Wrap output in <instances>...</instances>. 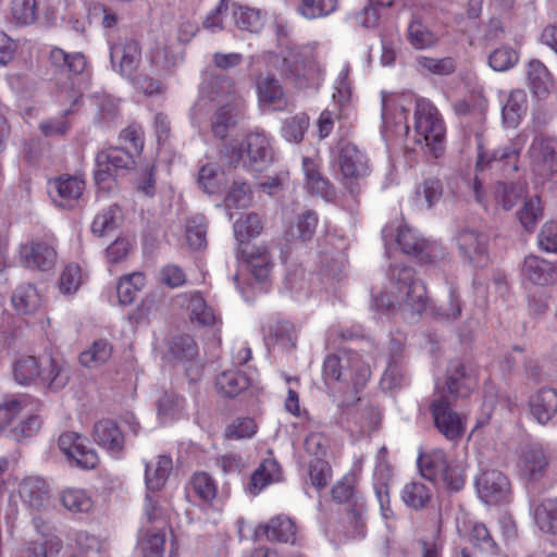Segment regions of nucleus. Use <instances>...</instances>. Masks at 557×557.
<instances>
[{"label":"nucleus","instance_id":"1","mask_svg":"<svg viewBox=\"0 0 557 557\" xmlns=\"http://www.w3.org/2000/svg\"><path fill=\"white\" fill-rule=\"evenodd\" d=\"M14 380L20 385L42 384L51 391L63 388L70 379L65 362L53 357L38 359L20 356L12 363Z\"/></svg>","mask_w":557,"mask_h":557},{"label":"nucleus","instance_id":"2","mask_svg":"<svg viewBox=\"0 0 557 557\" xmlns=\"http://www.w3.org/2000/svg\"><path fill=\"white\" fill-rule=\"evenodd\" d=\"M391 281L397 290L404 319H418L428 308L426 288L423 282L416 277L411 268L405 265H395L391 269Z\"/></svg>","mask_w":557,"mask_h":557},{"label":"nucleus","instance_id":"3","mask_svg":"<svg viewBox=\"0 0 557 557\" xmlns=\"http://www.w3.org/2000/svg\"><path fill=\"white\" fill-rule=\"evenodd\" d=\"M416 143L424 145L438 158L445 149V125L435 106L429 100L419 99L414 110Z\"/></svg>","mask_w":557,"mask_h":557},{"label":"nucleus","instance_id":"4","mask_svg":"<svg viewBox=\"0 0 557 557\" xmlns=\"http://www.w3.org/2000/svg\"><path fill=\"white\" fill-rule=\"evenodd\" d=\"M555 463V457L550 451L539 443H532L521 448L517 468L524 481L539 483L553 472Z\"/></svg>","mask_w":557,"mask_h":557},{"label":"nucleus","instance_id":"5","mask_svg":"<svg viewBox=\"0 0 557 557\" xmlns=\"http://www.w3.org/2000/svg\"><path fill=\"white\" fill-rule=\"evenodd\" d=\"M22 263L29 270H52L58 260L55 238L51 234L33 237L21 246Z\"/></svg>","mask_w":557,"mask_h":557},{"label":"nucleus","instance_id":"6","mask_svg":"<svg viewBox=\"0 0 557 557\" xmlns=\"http://www.w3.org/2000/svg\"><path fill=\"white\" fill-rule=\"evenodd\" d=\"M94 178L97 185L116 177L135 166V156L124 147H109L96 154Z\"/></svg>","mask_w":557,"mask_h":557},{"label":"nucleus","instance_id":"7","mask_svg":"<svg viewBox=\"0 0 557 557\" xmlns=\"http://www.w3.org/2000/svg\"><path fill=\"white\" fill-rule=\"evenodd\" d=\"M434 425L447 440L454 441L462 436L465 424L461 417L451 409L447 394L436 389L430 406Z\"/></svg>","mask_w":557,"mask_h":557},{"label":"nucleus","instance_id":"8","mask_svg":"<svg viewBox=\"0 0 557 557\" xmlns=\"http://www.w3.org/2000/svg\"><path fill=\"white\" fill-rule=\"evenodd\" d=\"M527 156L534 173L549 177L557 172V139L537 134L528 149Z\"/></svg>","mask_w":557,"mask_h":557},{"label":"nucleus","instance_id":"9","mask_svg":"<svg viewBox=\"0 0 557 557\" xmlns=\"http://www.w3.org/2000/svg\"><path fill=\"white\" fill-rule=\"evenodd\" d=\"M528 139L529 135L525 131H522L504 147L491 152L480 151L475 163L476 171L482 172L486 169H503L505 165L510 164H512V170L517 171L516 161Z\"/></svg>","mask_w":557,"mask_h":557},{"label":"nucleus","instance_id":"10","mask_svg":"<svg viewBox=\"0 0 557 557\" xmlns=\"http://www.w3.org/2000/svg\"><path fill=\"white\" fill-rule=\"evenodd\" d=\"M478 380V371L471 363L455 359L446 369L445 387L437 389L454 397L466 398L476 388Z\"/></svg>","mask_w":557,"mask_h":557},{"label":"nucleus","instance_id":"11","mask_svg":"<svg viewBox=\"0 0 557 557\" xmlns=\"http://www.w3.org/2000/svg\"><path fill=\"white\" fill-rule=\"evenodd\" d=\"M170 356L186 364V376L190 382H197L202 373V367L198 361V346L188 334L174 336L168 347Z\"/></svg>","mask_w":557,"mask_h":557},{"label":"nucleus","instance_id":"12","mask_svg":"<svg viewBox=\"0 0 557 557\" xmlns=\"http://www.w3.org/2000/svg\"><path fill=\"white\" fill-rule=\"evenodd\" d=\"M479 497L488 505H496L507 499L510 493V482L499 470H486L475 480Z\"/></svg>","mask_w":557,"mask_h":557},{"label":"nucleus","instance_id":"13","mask_svg":"<svg viewBox=\"0 0 557 557\" xmlns=\"http://www.w3.org/2000/svg\"><path fill=\"white\" fill-rule=\"evenodd\" d=\"M458 248L461 255L475 268L488 263V237L473 228H463L457 235Z\"/></svg>","mask_w":557,"mask_h":557},{"label":"nucleus","instance_id":"14","mask_svg":"<svg viewBox=\"0 0 557 557\" xmlns=\"http://www.w3.org/2000/svg\"><path fill=\"white\" fill-rule=\"evenodd\" d=\"M59 447L77 467L95 469L99 457L92 448L86 445V440L75 432H65L59 437Z\"/></svg>","mask_w":557,"mask_h":557},{"label":"nucleus","instance_id":"15","mask_svg":"<svg viewBox=\"0 0 557 557\" xmlns=\"http://www.w3.org/2000/svg\"><path fill=\"white\" fill-rule=\"evenodd\" d=\"M110 60L114 69L131 78L141 62V48L135 39H124L111 45Z\"/></svg>","mask_w":557,"mask_h":557},{"label":"nucleus","instance_id":"16","mask_svg":"<svg viewBox=\"0 0 557 557\" xmlns=\"http://www.w3.org/2000/svg\"><path fill=\"white\" fill-rule=\"evenodd\" d=\"M53 202L64 209L73 208L85 189V182L77 176L61 175L52 182Z\"/></svg>","mask_w":557,"mask_h":557},{"label":"nucleus","instance_id":"17","mask_svg":"<svg viewBox=\"0 0 557 557\" xmlns=\"http://www.w3.org/2000/svg\"><path fill=\"white\" fill-rule=\"evenodd\" d=\"M258 536L264 535L267 540L281 543H296L297 527L293 519L285 515L271 518L267 523L256 529Z\"/></svg>","mask_w":557,"mask_h":557},{"label":"nucleus","instance_id":"18","mask_svg":"<svg viewBox=\"0 0 557 557\" xmlns=\"http://www.w3.org/2000/svg\"><path fill=\"white\" fill-rule=\"evenodd\" d=\"M338 165L345 180L360 178L368 174V159L354 144H345L338 154Z\"/></svg>","mask_w":557,"mask_h":557},{"label":"nucleus","instance_id":"19","mask_svg":"<svg viewBox=\"0 0 557 557\" xmlns=\"http://www.w3.org/2000/svg\"><path fill=\"white\" fill-rule=\"evenodd\" d=\"M366 513L364 500H357L355 507L347 508L345 516L338 524L337 532L345 540L363 539L367 533Z\"/></svg>","mask_w":557,"mask_h":557},{"label":"nucleus","instance_id":"20","mask_svg":"<svg viewBox=\"0 0 557 557\" xmlns=\"http://www.w3.org/2000/svg\"><path fill=\"white\" fill-rule=\"evenodd\" d=\"M531 416L540 423H548L557 414V391L544 387L530 396Z\"/></svg>","mask_w":557,"mask_h":557},{"label":"nucleus","instance_id":"21","mask_svg":"<svg viewBox=\"0 0 557 557\" xmlns=\"http://www.w3.org/2000/svg\"><path fill=\"white\" fill-rule=\"evenodd\" d=\"M341 358L349 359V366L343 367L342 372H348V377H344V388L358 393L362 388L371 375L369 364L362 357L355 351H343Z\"/></svg>","mask_w":557,"mask_h":557},{"label":"nucleus","instance_id":"22","mask_svg":"<svg viewBox=\"0 0 557 557\" xmlns=\"http://www.w3.org/2000/svg\"><path fill=\"white\" fill-rule=\"evenodd\" d=\"M92 438L100 447L114 455L123 450L124 436L117 424L112 420L103 419L96 422Z\"/></svg>","mask_w":557,"mask_h":557},{"label":"nucleus","instance_id":"23","mask_svg":"<svg viewBox=\"0 0 557 557\" xmlns=\"http://www.w3.org/2000/svg\"><path fill=\"white\" fill-rule=\"evenodd\" d=\"M523 274L536 285H549L557 281V263L536 256H528L524 259Z\"/></svg>","mask_w":557,"mask_h":557},{"label":"nucleus","instance_id":"24","mask_svg":"<svg viewBox=\"0 0 557 557\" xmlns=\"http://www.w3.org/2000/svg\"><path fill=\"white\" fill-rule=\"evenodd\" d=\"M173 469L172 458L159 455L156 460L146 462L145 483L148 492H158L164 485Z\"/></svg>","mask_w":557,"mask_h":557},{"label":"nucleus","instance_id":"25","mask_svg":"<svg viewBox=\"0 0 557 557\" xmlns=\"http://www.w3.org/2000/svg\"><path fill=\"white\" fill-rule=\"evenodd\" d=\"M528 96L522 89L512 90L502 108L503 124L516 128L528 111Z\"/></svg>","mask_w":557,"mask_h":557},{"label":"nucleus","instance_id":"26","mask_svg":"<svg viewBox=\"0 0 557 557\" xmlns=\"http://www.w3.org/2000/svg\"><path fill=\"white\" fill-rule=\"evenodd\" d=\"M450 459L442 449H434L428 454H422L418 458V467L421 475L435 483L440 482L443 473L447 471Z\"/></svg>","mask_w":557,"mask_h":557},{"label":"nucleus","instance_id":"27","mask_svg":"<svg viewBox=\"0 0 557 557\" xmlns=\"http://www.w3.org/2000/svg\"><path fill=\"white\" fill-rule=\"evenodd\" d=\"M246 153L250 164L257 170H262L272 161V151L264 134L251 133L246 138Z\"/></svg>","mask_w":557,"mask_h":557},{"label":"nucleus","instance_id":"28","mask_svg":"<svg viewBox=\"0 0 557 557\" xmlns=\"http://www.w3.org/2000/svg\"><path fill=\"white\" fill-rule=\"evenodd\" d=\"M251 274L259 282L265 281L273 268L272 258L265 246H253L248 252L244 251Z\"/></svg>","mask_w":557,"mask_h":557},{"label":"nucleus","instance_id":"29","mask_svg":"<svg viewBox=\"0 0 557 557\" xmlns=\"http://www.w3.org/2000/svg\"><path fill=\"white\" fill-rule=\"evenodd\" d=\"M527 76L529 85L539 98L546 97L553 88L552 75L547 67L539 60H531L528 64Z\"/></svg>","mask_w":557,"mask_h":557},{"label":"nucleus","instance_id":"30","mask_svg":"<svg viewBox=\"0 0 557 557\" xmlns=\"http://www.w3.org/2000/svg\"><path fill=\"white\" fill-rule=\"evenodd\" d=\"M11 301L15 310L21 314H33L41 305L40 295L32 284H23L16 287Z\"/></svg>","mask_w":557,"mask_h":557},{"label":"nucleus","instance_id":"31","mask_svg":"<svg viewBox=\"0 0 557 557\" xmlns=\"http://www.w3.org/2000/svg\"><path fill=\"white\" fill-rule=\"evenodd\" d=\"M250 382L247 375L239 370H226L218 375L216 389L226 397H235L247 389Z\"/></svg>","mask_w":557,"mask_h":557},{"label":"nucleus","instance_id":"32","mask_svg":"<svg viewBox=\"0 0 557 557\" xmlns=\"http://www.w3.org/2000/svg\"><path fill=\"white\" fill-rule=\"evenodd\" d=\"M433 498V491L420 481L407 483L401 491V499L406 506L421 510L429 506Z\"/></svg>","mask_w":557,"mask_h":557},{"label":"nucleus","instance_id":"33","mask_svg":"<svg viewBox=\"0 0 557 557\" xmlns=\"http://www.w3.org/2000/svg\"><path fill=\"white\" fill-rule=\"evenodd\" d=\"M433 315L441 321H455L460 317L462 311V301L458 288L450 283L448 286V294L437 307L431 308Z\"/></svg>","mask_w":557,"mask_h":557},{"label":"nucleus","instance_id":"34","mask_svg":"<svg viewBox=\"0 0 557 557\" xmlns=\"http://www.w3.org/2000/svg\"><path fill=\"white\" fill-rule=\"evenodd\" d=\"M280 476V465L273 459H267L251 474L249 490L251 493L258 494L272 482L278 481Z\"/></svg>","mask_w":557,"mask_h":557},{"label":"nucleus","instance_id":"35","mask_svg":"<svg viewBox=\"0 0 557 557\" xmlns=\"http://www.w3.org/2000/svg\"><path fill=\"white\" fill-rule=\"evenodd\" d=\"M410 382L407 363L405 362H387V367L382 375L380 385L383 391L395 392Z\"/></svg>","mask_w":557,"mask_h":557},{"label":"nucleus","instance_id":"36","mask_svg":"<svg viewBox=\"0 0 557 557\" xmlns=\"http://www.w3.org/2000/svg\"><path fill=\"white\" fill-rule=\"evenodd\" d=\"M396 242L404 253L419 257L422 261L425 260L426 243L413 228L407 225L399 226Z\"/></svg>","mask_w":557,"mask_h":557},{"label":"nucleus","instance_id":"37","mask_svg":"<svg viewBox=\"0 0 557 557\" xmlns=\"http://www.w3.org/2000/svg\"><path fill=\"white\" fill-rule=\"evenodd\" d=\"M61 504L73 513H88L94 508L91 496L82 488H66L60 495Z\"/></svg>","mask_w":557,"mask_h":557},{"label":"nucleus","instance_id":"38","mask_svg":"<svg viewBox=\"0 0 557 557\" xmlns=\"http://www.w3.org/2000/svg\"><path fill=\"white\" fill-rule=\"evenodd\" d=\"M188 310L190 312V320L202 326H212L220 321L214 309L207 305L198 292L190 294Z\"/></svg>","mask_w":557,"mask_h":557},{"label":"nucleus","instance_id":"39","mask_svg":"<svg viewBox=\"0 0 557 557\" xmlns=\"http://www.w3.org/2000/svg\"><path fill=\"white\" fill-rule=\"evenodd\" d=\"M259 101L273 104L283 99L284 91L280 82L271 73L259 74L256 79Z\"/></svg>","mask_w":557,"mask_h":557},{"label":"nucleus","instance_id":"40","mask_svg":"<svg viewBox=\"0 0 557 557\" xmlns=\"http://www.w3.org/2000/svg\"><path fill=\"white\" fill-rule=\"evenodd\" d=\"M185 235L188 246L193 250H200L207 246V222L202 214H194L186 219Z\"/></svg>","mask_w":557,"mask_h":557},{"label":"nucleus","instance_id":"41","mask_svg":"<svg viewBox=\"0 0 557 557\" xmlns=\"http://www.w3.org/2000/svg\"><path fill=\"white\" fill-rule=\"evenodd\" d=\"M21 497L33 507H39L48 499V488L45 480L28 476L20 485Z\"/></svg>","mask_w":557,"mask_h":557},{"label":"nucleus","instance_id":"42","mask_svg":"<svg viewBox=\"0 0 557 557\" xmlns=\"http://www.w3.org/2000/svg\"><path fill=\"white\" fill-rule=\"evenodd\" d=\"M539 528L546 533H557V498H546L534 509Z\"/></svg>","mask_w":557,"mask_h":557},{"label":"nucleus","instance_id":"43","mask_svg":"<svg viewBox=\"0 0 557 557\" xmlns=\"http://www.w3.org/2000/svg\"><path fill=\"white\" fill-rule=\"evenodd\" d=\"M443 183L438 178H426L416 189L414 202L417 206L431 209L442 198Z\"/></svg>","mask_w":557,"mask_h":557},{"label":"nucleus","instance_id":"44","mask_svg":"<svg viewBox=\"0 0 557 557\" xmlns=\"http://www.w3.org/2000/svg\"><path fill=\"white\" fill-rule=\"evenodd\" d=\"M233 228L236 239L243 244L261 234L263 222L259 214L250 212L236 220Z\"/></svg>","mask_w":557,"mask_h":557},{"label":"nucleus","instance_id":"45","mask_svg":"<svg viewBox=\"0 0 557 557\" xmlns=\"http://www.w3.org/2000/svg\"><path fill=\"white\" fill-rule=\"evenodd\" d=\"M145 285V275L141 272H134L120 278L116 286V294L121 305L132 304L137 293Z\"/></svg>","mask_w":557,"mask_h":557},{"label":"nucleus","instance_id":"46","mask_svg":"<svg viewBox=\"0 0 557 557\" xmlns=\"http://www.w3.org/2000/svg\"><path fill=\"white\" fill-rule=\"evenodd\" d=\"M38 16V0H12L11 21L17 26H28Z\"/></svg>","mask_w":557,"mask_h":557},{"label":"nucleus","instance_id":"47","mask_svg":"<svg viewBox=\"0 0 557 557\" xmlns=\"http://www.w3.org/2000/svg\"><path fill=\"white\" fill-rule=\"evenodd\" d=\"M407 38L416 49L431 48L437 42V36L419 18L410 22Z\"/></svg>","mask_w":557,"mask_h":557},{"label":"nucleus","instance_id":"48","mask_svg":"<svg viewBox=\"0 0 557 557\" xmlns=\"http://www.w3.org/2000/svg\"><path fill=\"white\" fill-rule=\"evenodd\" d=\"M97 113L95 120L98 124L111 127L120 117L119 102L111 96L96 98Z\"/></svg>","mask_w":557,"mask_h":557},{"label":"nucleus","instance_id":"49","mask_svg":"<svg viewBox=\"0 0 557 557\" xmlns=\"http://www.w3.org/2000/svg\"><path fill=\"white\" fill-rule=\"evenodd\" d=\"M308 127L309 116L300 112L284 120L282 135L289 143L299 144L302 141Z\"/></svg>","mask_w":557,"mask_h":557},{"label":"nucleus","instance_id":"50","mask_svg":"<svg viewBox=\"0 0 557 557\" xmlns=\"http://www.w3.org/2000/svg\"><path fill=\"white\" fill-rule=\"evenodd\" d=\"M332 497L338 503H346L349 507H355L357 500H363L362 496L356 491V478L345 475L332 488Z\"/></svg>","mask_w":557,"mask_h":557},{"label":"nucleus","instance_id":"51","mask_svg":"<svg viewBox=\"0 0 557 557\" xmlns=\"http://www.w3.org/2000/svg\"><path fill=\"white\" fill-rule=\"evenodd\" d=\"M112 356V346L104 339L96 341L92 346L83 351L79 356V361L83 366L88 368H96Z\"/></svg>","mask_w":557,"mask_h":557},{"label":"nucleus","instance_id":"52","mask_svg":"<svg viewBox=\"0 0 557 557\" xmlns=\"http://www.w3.org/2000/svg\"><path fill=\"white\" fill-rule=\"evenodd\" d=\"M236 125L234 109L231 106H222L211 117V131L214 137L224 139L231 128Z\"/></svg>","mask_w":557,"mask_h":557},{"label":"nucleus","instance_id":"53","mask_svg":"<svg viewBox=\"0 0 557 557\" xmlns=\"http://www.w3.org/2000/svg\"><path fill=\"white\" fill-rule=\"evenodd\" d=\"M349 359L341 358L339 355H329L323 362V379L326 384L338 383L344 388V377H348V372H342L343 367H348Z\"/></svg>","mask_w":557,"mask_h":557},{"label":"nucleus","instance_id":"54","mask_svg":"<svg viewBox=\"0 0 557 557\" xmlns=\"http://www.w3.org/2000/svg\"><path fill=\"white\" fill-rule=\"evenodd\" d=\"M189 492L194 493L201 502L209 504L216 496V485L208 473L200 472L191 478Z\"/></svg>","mask_w":557,"mask_h":557},{"label":"nucleus","instance_id":"55","mask_svg":"<svg viewBox=\"0 0 557 557\" xmlns=\"http://www.w3.org/2000/svg\"><path fill=\"white\" fill-rule=\"evenodd\" d=\"M518 218L522 227L528 233H532L537 222L543 218V209L540 198L535 196L525 200L518 212Z\"/></svg>","mask_w":557,"mask_h":557},{"label":"nucleus","instance_id":"56","mask_svg":"<svg viewBox=\"0 0 557 557\" xmlns=\"http://www.w3.org/2000/svg\"><path fill=\"white\" fill-rule=\"evenodd\" d=\"M469 540L478 549L487 555L494 556L499 553L497 543L483 523L473 524L469 534Z\"/></svg>","mask_w":557,"mask_h":557},{"label":"nucleus","instance_id":"57","mask_svg":"<svg viewBox=\"0 0 557 557\" xmlns=\"http://www.w3.org/2000/svg\"><path fill=\"white\" fill-rule=\"evenodd\" d=\"M519 60L518 52L510 46H502L488 55V65L496 72H505L513 67Z\"/></svg>","mask_w":557,"mask_h":557},{"label":"nucleus","instance_id":"58","mask_svg":"<svg viewBox=\"0 0 557 557\" xmlns=\"http://www.w3.org/2000/svg\"><path fill=\"white\" fill-rule=\"evenodd\" d=\"M138 545L144 557H162L165 534L162 531L148 530L140 537Z\"/></svg>","mask_w":557,"mask_h":557},{"label":"nucleus","instance_id":"59","mask_svg":"<svg viewBox=\"0 0 557 557\" xmlns=\"http://www.w3.org/2000/svg\"><path fill=\"white\" fill-rule=\"evenodd\" d=\"M337 9V0H301L299 13L309 20L330 15Z\"/></svg>","mask_w":557,"mask_h":557},{"label":"nucleus","instance_id":"60","mask_svg":"<svg viewBox=\"0 0 557 557\" xmlns=\"http://www.w3.org/2000/svg\"><path fill=\"white\" fill-rule=\"evenodd\" d=\"M417 64L420 71H425L436 75H449L456 70L455 60L450 57L441 59L418 57Z\"/></svg>","mask_w":557,"mask_h":557},{"label":"nucleus","instance_id":"61","mask_svg":"<svg viewBox=\"0 0 557 557\" xmlns=\"http://www.w3.org/2000/svg\"><path fill=\"white\" fill-rule=\"evenodd\" d=\"M26 407L24 396H9L0 403V430H3Z\"/></svg>","mask_w":557,"mask_h":557},{"label":"nucleus","instance_id":"62","mask_svg":"<svg viewBox=\"0 0 557 557\" xmlns=\"http://www.w3.org/2000/svg\"><path fill=\"white\" fill-rule=\"evenodd\" d=\"M257 433V424L252 418H236L225 429V437L228 440L250 438Z\"/></svg>","mask_w":557,"mask_h":557},{"label":"nucleus","instance_id":"63","mask_svg":"<svg viewBox=\"0 0 557 557\" xmlns=\"http://www.w3.org/2000/svg\"><path fill=\"white\" fill-rule=\"evenodd\" d=\"M234 18L240 29L250 33H258L263 26L260 12L250 8H238L234 11Z\"/></svg>","mask_w":557,"mask_h":557},{"label":"nucleus","instance_id":"64","mask_svg":"<svg viewBox=\"0 0 557 557\" xmlns=\"http://www.w3.org/2000/svg\"><path fill=\"white\" fill-rule=\"evenodd\" d=\"M119 212V206L112 205L103 212L99 213L91 224L92 233L98 236H104L108 232L114 230L116 227V216Z\"/></svg>","mask_w":557,"mask_h":557}]
</instances>
